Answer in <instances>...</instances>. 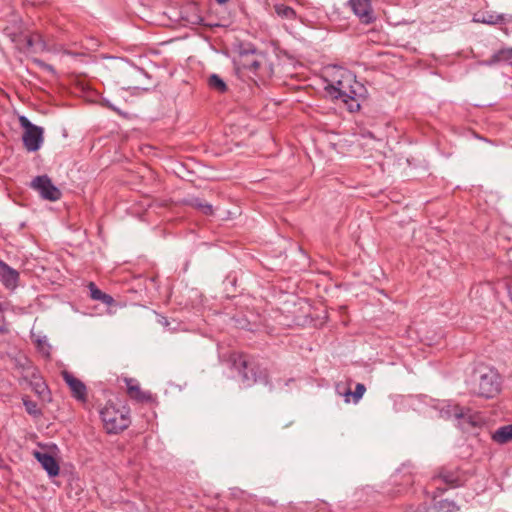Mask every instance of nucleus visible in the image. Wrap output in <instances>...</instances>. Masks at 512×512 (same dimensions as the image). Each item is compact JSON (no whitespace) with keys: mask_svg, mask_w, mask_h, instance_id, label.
<instances>
[{"mask_svg":"<svg viewBox=\"0 0 512 512\" xmlns=\"http://www.w3.org/2000/svg\"><path fill=\"white\" fill-rule=\"evenodd\" d=\"M326 77L328 84L325 89L328 95L342 100L351 112L359 110L358 99L364 95L365 89L355 75L345 68L333 66L326 70Z\"/></svg>","mask_w":512,"mask_h":512,"instance_id":"obj_1","label":"nucleus"},{"mask_svg":"<svg viewBox=\"0 0 512 512\" xmlns=\"http://www.w3.org/2000/svg\"><path fill=\"white\" fill-rule=\"evenodd\" d=\"M472 391L482 397H494L500 391L499 374L491 368L480 371L478 378L473 383Z\"/></svg>","mask_w":512,"mask_h":512,"instance_id":"obj_2","label":"nucleus"},{"mask_svg":"<svg viewBox=\"0 0 512 512\" xmlns=\"http://www.w3.org/2000/svg\"><path fill=\"white\" fill-rule=\"evenodd\" d=\"M100 415L108 433H118L123 431L130 424L127 412L116 408L113 404H107L101 410Z\"/></svg>","mask_w":512,"mask_h":512,"instance_id":"obj_3","label":"nucleus"},{"mask_svg":"<svg viewBox=\"0 0 512 512\" xmlns=\"http://www.w3.org/2000/svg\"><path fill=\"white\" fill-rule=\"evenodd\" d=\"M19 123L24 129L22 140L25 148L30 152L39 150L43 143V128L32 124L25 116L19 117Z\"/></svg>","mask_w":512,"mask_h":512,"instance_id":"obj_4","label":"nucleus"},{"mask_svg":"<svg viewBox=\"0 0 512 512\" xmlns=\"http://www.w3.org/2000/svg\"><path fill=\"white\" fill-rule=\"evenodd\" d=\"M31 187L38 191L42 198L49 201H57L61 197V191L53 185L51 179L46 176H37L31 182Z\"/></svg>","mask_w":512,"mask_h":512,"instance_id":"obj_5","label":"nucleus"},{"mask_svg":"<svg viewBox=\"0 0 512 512\" xmlns=\"http://www.w3.org/2000/svg\"><path fill=\"white\" fill-rule=\"evenodd\" d=\"M469 410H465L458 405L447 403L443 404L440 408V416L445 419L454 417L455 419H461L463 422L474 425L475 422L472 420V416L469 414ZM461 427L464 428V423H461Z\"/></svg>","mask_w":512,"mask_h":512,"instance_id":"obj_6","label":"nucleus"},{"mask_svg":"<svg viewBox=\"0 0 512 512\" xmlns=\"http://www.w3.org/2000/svg\"><path fill=\"white\" fill-rule=\"evenodd\" d=\"M349 4L361 22L368 24L373 21L374 15L370 0H349Z\"/></svg>","mask_w":512,"mask_h":512,"instance_id":"obj_7","label":"nucleus"},{"mask_svg":"<svg viewBox=\"0 0 512 512\" xmlns=\"http://www.w3.org/2000/svg\"><path fill=\"white\" fill-rule=\"evenodd\" d=\"M62 377L69 386L73 396L78 400L85 401L86 386L84 383L67 371L62 372Z\"/></svg>","mask_w":512,"mask_h":512,"instance_id":"obj_8","label":"nucleus"},{"mask_svg":"<svg viewBox=\"0 0 512 512\" xmlns=\"http://www.w3.org/2000/svg\"><path fill=\"white\" fill-rule=\"evenodd\" d=\"M33 456L39 461L50 477H55L59 474V465L50 454L34 451Z\"/></svg>","mask_w":512,"mask_h":512,"instance_id":"obj_9","label":"nucleus"},{"mask_svg":"<svg viewBox=\"0 0 512 512\" xmlns=\"http://www.w3.org/2000/svg\"><path fill=\"white\" fill-rule=\"evenodd\" d=\"M19 273L8 266L3 261L0 263V281L8 289H14L17 286Z\"/></svg>","mask_w":512,"mask_h":512,"instance_id":"obj_10","label":"nucleus"},{"mask_svg":"<svg viewBox=\"0 0 512 512\" xmlns=\"http://www.w3.org/2000/svg\"><path fill=\"white\" fill-rule=\"evenodd\" d=\"M127 393L130 398L138 402H148L152 399L149 392L142 391L139 384L134 379H126Z\"/></svg>","mask_w":512,"mask_h":512,"instance_id":"obj_11","label":"nucleus"},{"mask_svg":"<svg viewBox=\"0 0 512 512\" xmlns=\"http://www.w3.org/2000/svg\"><path fill=\"white\" fill-rule=\"evenodd\" d=\"M263 57L252 53L251 55L245 54L241 56V65L243 68L250 71H257L262 64Z\"/></svg>","mask_w":512,"mask_h":512,"instance_id":"obj_12","label":"nucleus"},{"mask_svg":"<svg viewBox=\"0 0 512 512\" xmlns=\"http://www.w3.org/2000/svg\"><path fill=\"white\" fill-rule=\"evenodd\" d=\"M492 439L498 444H505L512 441V424L498 428L492 434Z\"/></svg>","mask_w":512,"mask_h":512,"instance_id":"obj_13","label":"nucleus"},{"mask_svg":"<svg viewBox=\"0 0 512 512\" xmlns=\"http://www.w3.org/2000/svg\"><path fill=\"white\" fill-rule=\"evenodd\" d=\"M512 61V48H503L496 52L491 59L486 61V64L493 65L498 63H511Z\"/></svg>","mask_w":512,"mask_h":512,"instance_id":"obj_14","label":"nucleus"},{"mask_svg":"<svg viewBox=\"0 0 512 512\" xmlns=\"http://www.w3.org/2000/svg\"><path fill=\"white\" fill-rule=\"evenodd\" d=\"M473 21L476 23H483L488 25H495L504 21L503 15H494L491 13H478L473 17Z\"/></svg>","mask_w":512,"mask_h":512,"instance_id":"obj_15","label":"nucleus"},{"mask_svg":"<svg viewBox=\"0 0 512 512\" xmlns=\"http://www.w3.org/2000/svg\"><path fill=\"white\" fill-rule=\"evenodd\" d=\"M89 289L92 299L99 300L106 305H111L114 302L113 298L110 295L102 292L100 289L96 287L94 283L91 282L89 284Z\"/></svg>","mask_w":512,"mask_h":512,"instance_id":"obj_16","label":"nucleus"},{"mask_svg":"<svg viewBox=\"0 0 512 512\" xmlns=\"http://www.w3.org/2000/svg\"><path fill=\"white\" fill-rule=\"evenodd\" d=\"M274 10H275V13L278 16H280L281 18L292 19L295 16V11L291 7H289L283 3L275 4Z\"/></svg>","mask_w":512,"mask_h":512,"instance_id":"obj_17","label":"nucleus"},{"mask_svg":"<svg viewBox=\"0 0 512 512\" xmlns=\"http://www.w3.org/2000/svg\"><path fill=\"white\" fill-rule=\"evenodd\" d=\"M438 512H456L459 510L457 505L448 499L440 500L435 504Z\"/></svg>","mask_w":512,"mask_h":512,"instance_id":"obj_18","label":"nucleus"},{"mask_svg":"<svg viewBox=\"0 0 512 512\" xmlns=\"http://www.w3.org/2000/svg\"><path fill=\"white\" fill-rule=\"evenodd\" d=\"M209 85L218 92H225L227 89L225 82L216 74L209 77Z\"/></svg>","mask_w":512,"mask_h":512,"instance_id":"obj_19","label":"nucleus"},{"mask_svg":"<svg viewBox=\"0 0 512 512\" xmlns=\"http://www.w3.org/2000/svg\"><path fill=\"white\" fill-rule=\"evenodd\" d=\"M365 391H366L365 386H364L363 384H361V383H358V384L356 385V387H355V391H354L353 393H351V391H350V390H348V391L345 393L346 401L348 402V401H349V400H348V397H349L350 395H352V396H353V398H354V402H355V403H357V402H358V401L363 397V395H364Z\"/></svg>","mask_w":512,"mask_h":512,"instance_id":"obj_20","label":"nucleus"},{"mask_svg":"<svg viewBox=\"0 0 512 512\" xmlns=\"http://www.w3.org/2000/svg\"><path fill=\"white\" fill-rule=\"evenodd\" d=\"M192 205L206 215L213 213L212 206L208 203H203L200 199L193 200Z\"/></svg>","mask_w":512,"mask_h":512,"instance_id":"obj_21","label":"nucleus"},{"mask_svg":"<svg viewBox=\"0 0 512 512\" xmlns=\"http://www.w3.org/2000/svg\"><path fill=\"white\" fill-rule=\"evenodd\" d=\"M242 365H243V368H244V371L241 372L242 373V380L247 385H250V383L255 381V379H254L253 375L249 376L248 372L246 371L248 369L246 361H243Z\"/></svg>","mask_w":512,"mask_h":512,"instance_id":"obj_22","label":"nucleus"},{"mask_svg":"<svg viewBox=\"0 0 512 512\" xmlns=\"http://www.w3.org/2000/svg\"><path fill=\"white\" fill-rule=\"evenodd\" d=\"M9 332L8 325L5 323L4 317H0V334H7Z\"/></svg>","mask_w":512,"mask_h":512,"instance_id":"obj_23","label":"nucleus"},{"mask_svg":"<svg viewBox=\"0 0 512 512\" xmlns=\"http://www.w3.org/2000/svg\"><path fill=\"white\" fill-rule=\"evenodd\" d=\"M10 303L7 301H0V312H4L9 309Z\"/></svg>","mask_w":512,"mask_h":512,"instance_id":"obj_24","label":"nucleus"},{"mask_svg":"<svg viewBox=\"0 0 512 512\" xmlns=\"http://www.w3.org/2000/svg\"><path fill=\"white\" fill-rule=\"evenodd\" d=\"M10 303L7 301H0V312H4L9 309Z\"/></svg>","mask_w":512,"mask_h":512,"instance_id":"obj_25","label":"nucleus"},{"mask_svg":"<svg viewBox=\"0 0 512 512\" xmlns=\"http://www.w3.org/2000/svg\"><path fill=\"white\" fill-rule=\"evenodd\" d=\"M10 303L7 301H0V312H4L9 309Z\"/></svg>","mask_w":512,"mask_h":512,"instance_id":"obj_26","label":"nucleus"},{"mask_svg":"<svg viewBox=\"0 0 512 512\" xmlns=\"http://www.w3.org/2000/svg\"><path fill=\"white\" fill-rule=\"evenodd\" d=\"M25 405H26L27 411H28L29 413H34V408H35V405H34V404H31V403L25 402Z\"/></svg>","mask_w":512,"mask_h":512,"instance_id":"obj_27","label":"nucleus"},{"mask_svg":"<svg viewBox=\"0 0 512 512\" xmlns=\"http://www.w3.org/2000/svg\"><path fill=\"white\" fill-rule=\"evenodd\" d=\"M27 42H28V45L31 47L36 44L35 39L33 37L29 38Z\"/></svg>","mask_w":512,"mask_h":512,"instance_id":"obj_28","label":"nucleus"},{"mask_svg":"<svg viewBox=\"0 0 512 512\" xmlns=\"http://www.w3.org/2000/svg\"><path fill=\"white\" fill-rule=\"evenodd\" d=\"M444 480H445V482H448V483H452L453 482L452 479H450L449 477H446V476L444 477Z\"/></svg>","mask_w":512,"mask_h":512,"instance_id":"obj_29","label":"nucleus"},{"mask_svg":"<svg viewBox=\"0 0 512 512\" xmlns=\"http://www.w3.org/2000/svg\"><path fill=\"white\" fill-rule=\"evenodd\" d=\"M219 4H225L228 0H216Z\"/></svg>","mask_w":512,"mask_h":512,"instance_id":"obj_30","label":"nucleus"},{"mask_svg":"<svg viewBox=\"0 0 512 512\" xmlns=\"http://www.w3.org/2000/svg\"><path fill=\"white\" fill-rule=\"evenodd\" d=\"M1 262H2V261L0 260V263H1Z\"/></svg>","mask_w":512,"mask_h":512,"instance_id":"obj_31","label":"nucleus"}]
</instances>
